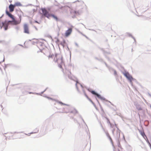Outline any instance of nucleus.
Listing matches in <instances>:
<instances>
[{
  "label": "nucleus",
  "mask_w": 151,
  "mask_h": 151,
  "mask_svg": "<svg viewBox=\"0 0 151 151\" xmlns=\"http://www.w3.org/2000/svg\"><path fill=\"white\" fill-rule=\"evenodd\" d=\"M49 59H53V60L57 62L58 64L59 67L61 68H62V65L63 64L62 59V57L60 54H56L55 55L53 54H50L48 56Z\"/></svg>",
  "instance_id": "nucleus-1"
},
{
  "label": "nucleus",
  "mask_w": 151,
  "mask_h": 151,
  "mask_svg": "<svg viewBox=\"0 0 151 151\" xmlns=\"http://www.w3.org/2000/svg\"><path fill=\"white\" fill-rule=\"evenodd\" d=\"M150 107L151 108V105L150 106Z\"/></svg>",
  "instance_id": "nucleus-18"
},
{
  "label": "nucleus",
  "mask_w": 151,
  "mask_h": 151,
  "mask_svg": "<svg viewBox=\"0 0 151 151\" xmlns=\"http://www.w3.org/2000/svg\"><path fill=\"white\" fill-rule=\"evenodd\" d=\"M124 76L129 80L130 82H131L133 78L132 76H131L128 72H126L124 74Z\"/></svg>",
  "instance_id": "nucleus-6"
},
{
  "label": "nucleus",
  "mask_w": 151,
  "mask_h": 151,
  "mask_svg": "<svg viewBox=\"0 0 151 151\" xmlns=\"http://www.w3.org/2000/svg\"><path fill=\"white\" fill-rule=\"evenodd\" d=\"M18 135V134L16 133H8L7 137H9V138H11L13 137H16Z\"/></svg>",
  "instance_id": "nucleus-8"
},
{
  "label": "nucleus",
  "mask_w": 151,
  "mask_h": 151,
  "mask_svg": "<svg viewBox=\"0 0 151 151\" xmlns=\"http://www.w3.org/2000/svg\"><path fill=\"white\" fill-rule=\"evenodd\" d=\"M118 151H119V150H118Z\"/></svg>",
  "instance_id": "nucleus-20"
},
{
  "label": "nucleus",
  "mask_w": 151,
  "mask_h": 151,
  "mask_svg": "<svg viewBox=\"0 0 151 151\" xmlns=\"http://www.w3.org/2000/svg\"><path fill=\"white\" fill-rule=\"evenodd\" d=\"M139 132H140V134H141V135H142V136L145 139H146V138L147 139V142H148V143L149 144H150V142L147 138V137H146V135H145L144 132L143 131H139Z\"/></svg>",
  "instance_id": "nucleus-9"
},
{
  "label": "nucleus",
  "mask_w": 151,
  "mask_h": 151,
  "mask_svg": "<svg viewBox=\"0 0 151 151\" xmlns=\"http://www.w3.org/2000/svg\"><path fill=\"white\" fill-rule=\"evenodd\" d=\"M42 12L41 14L43 16H44L47 18H49L50 14L49 13V12L45 8L41 9Z\"/></svg>",
  "instance_id": "nucleus-3"
},
{
  "label": "nucleus",
  "mask_w": 151,
  "mask_h": 151,
  "mask_svg": "<svg viewBox=\"0 0 151 151\" xmlns=\"http://www.w3.org/2000/svg\"><path fill=\"white\" fill-rule=\"evenodd\" d=\"M23 29L24 32L27 34L30 33V31L28 25L27 24H25L23 25Z\"/></svg>",
  "instance_id": "nucleus-4"
},
{
  "label": "nucleus",
  "mask_w": 151,
  "mask_h": 151,
  "mask_svg": "<svg viewBox=\"0 0 151 151\" xmlns=\"http://www.w3.org/2000/svg\"><path fill=\"white\" fill-rule=\"evenodd\" d=\"M110 139L112 141V139L110 137Z\"/></svg>",
  "instance_id": "nucleus-15"
},
{
  "label": "nucleus",
  "mask_w": 151,
  "mask_h": 151,
  "mask_svg": "<svg viewBox=\"0 0 151 151\" xmlns=\"http://www.w3.org/2000/svg\"><path fill=\"white\" fill-rule=\"evenodd\" d=\"M15 7L14 5L12 4H10L9 6V11L11 12H13L14 11Z\"/></svg>",
  "instance_id": "nucleus-10"
},
{
  "label": "nucleus",
  "mask_w": 151,
  "mask_h": 151,
  "mask_svg": "<svg viewBox=\"0 0 151 151\" xmlns=\"http://www.w3.org/2000/svg\"><path fill=\"white\" fill-rule=\"evenodd\" d=\"M30 134H31V133H29L28 135V136H29V135H30Z\"/></svg>",
  "instance_id": "nucleus-16"
},
{
  "label": "nucleus",
  "mask_w": 151,
  "mask_h": 151,
  "mask_svg": "<svg viewBox=\"0 0 151 151\" xmlns=\"http://www.w3.org/2000/svg\"><path fill=\"white\" fill-rule=\"evenodd\" d=\"M14 6L15 7L16 6H21V4H20V3L19 2H17L14 5Z\"/></svg>",
  "instance_id": "nucleus-13"
},
{
  "label": "nucleus",
  "mask_w": 151,
  "mask_h": 151,
  "mask_svg": "<svg viewBox=\"0 0 151 151\" xmlns=\"http://www.w3.org/2000/svg\"><path fill=\"white\" fill-rule=\"evenodd\" d=\"M6 15L8 16L9 17L12 18V21H9V22L12 23L14 25L18 24L20 23L21 20V16L19 17L20 20H16L15 19L14 16L12 14L9 13L7 10L6 11Z\"/></svg>",
  "instance_id": "nucleus-2"
},
{
  "label": "nucleus",
  "mask_w": 151,
  "mask_h": 151,
  "mask_svg": "<svg viewBox=\"0 0 151 151\" xmlns=\"http://www.w3.org/2000/svg\"><path fill=\"white\" fill-rule=\"evenodd\" d=\"M0 70H1V71H2V69H1V66H0Z\"/></svg>",
  "instance_id": "nucleus-14"
},
{
  "label": "nucleus",
  "mask_w": 151,
  "mask_h": 151,
  "mask_svg": "<svg viewBox=\"0 0 151 151\" xmlns=\"http://www.w3.org/2000/svg\"><path fill=\"white\" fill-rule=\"evenodd\" d=\"M8 25V23L6 21L2 22L0 23V26L1 27V28L3 27L5 30H6L7 29Z\"/></svg>",
  "instance_id": "nucleus-5"
},
{
  "label": "nucleus",
  "mask_w": 151,
  "mask_h": 151,
  "mask_svg": "<svg viewBox=\"0 0 151 151\" xmlns=\"http://www.w3.org/2000/svg\"><path fill=\"white\" fill-rule=\"evenodd\" d=\"M91 93L93 94L96 95L98 98H100L101 97L98 94L96 93L95 91H91Z\"/></svg>",
  "instance_id": "nucleus-11"
},
{
  "label": "nucleus",
  "mask_w": 151,
  "mask_h": 151,
  "mask_svg": "<svg viewBox=\"0 0 151 151\" xmlns=\"http://www.w3.org/2000/svg\"><path fill=\"white\" fill-rule=\"evenodd\" d=\"M21 137H18V138H21Z\"/></svg>",
  "instance_id": "nucleus-19"
},
{
  "label": "nucleus",
  "mask_w": 151,
  "mask_h": 151,
  "mask_svg": "<svg viewBox=\"0 0 151 151\" xmlns=\"http://www.w3.org/2000/svg\"><path fill=\"white\" fill-rule=\"evenodd\" d=\"M72 31V29L71 28H69L66 31L65 33V36L67 37L70 35Z\"/></svg>",
  "instance_id": "nucleus-7"
},
{
  "label": "nucleus",
  "mask_w": 151,
  "mask_h": 151,
  "mask_svg": "<svg viewBox=\"0 0 151 151\" xmlns=\"http://www.w3.org/2000/svg\"><path fill=\"white\" fill-rule=\"evenodd\" d=\"M77 83H78V82H76V85H77Z\"/></svg>",
  "instance_id": "nucleus-17"
},
{
  "label": "nucleus",
  "mask_w": 151,
  "mask_h": 151,
  "mask_svg": "<svg viewBox=\"0 0 151 151\" xmlns=\"http://www.w3.org/2000/svg\"><path fill=\"white\" fill-rule=\"evenodd\" d=\"M52 17L53 18L55 19L56 21H58V18L57 17V16H55L53 14H50V17Z\"/></svg>",
  "instance_id": "nucleus-12"
}]
</instances>
